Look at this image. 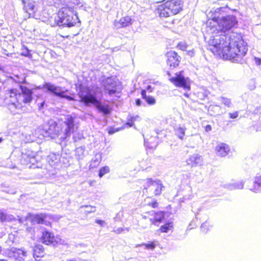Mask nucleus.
I'll use <instances>...</instances> for the list:
<instances>
[{
  "label": "nucleus",
  "mask_w": 261,
  "mask_h": 261,
  "mask_svg": "<svg viewBox=\"0 0 261 261\" xmlns=\"http://www.w3.org/2000/svg\"><path fill=\"white\" fill-rule=\"evenodd\" d=\"M238 24V20L234 15L222 17L218 22L217 28L211 30L214 33L208 41L207 49L214 55L220 56L232 62L243 64L248 50L247 44L242 39L241 34L229 30Z\"/></svg>",
  "instance_id": "f257e3e1"
},
{
  "label": "nucleus",
  "mask_w": 261,
  "mask_h": 261,
  "mask_svg": "<svg viewBox=\"0 0 261 261\" xmlns=\"http://www.w3.org/2000/svg\"><path fill=\"white\" fill-rule=\"evenodd\" d=\"M74 120L71 115H67L60 128L57 123L53 120L49 121L45 125L42 130V135L44 137L51 139L59 137L61 140H65L73 133L74 130Z\"/></svg>",
  "instance_id": "f03ea898"
},
{
  "label": "nucleus",
  "mask_w": 261,
  "mask_h": 261,
  "mask_svg": "<svg viewBox=\"0 0 261 261\" xmlns=\"http://www.w3.org/2000/svg\"><path fill=\"white\" fill-rule=\"evenodd\" d=\"M80 96L81 101L87 106L91 105L94 106L103 115H108L111 113V109L109 106L108 104L102 103L101 101L102 96L101 88L99 87L87 88L85 91L81 92Z\"/></svg>",
  "instance_id": "7ed1b4c3"
},
{
  "label": "nucleus",
  "mask_w": 261,
  "mask_h": 261,
  "mask_svg": "<svg viewBox=\"0 0 261 261\" xmlns=\"http://www.w3.org/2000/svg\"><path fill=\"white\" fill-rule=\"evenodd\" d=\"M52 27L59 26L70 28L77 23H80L77 13L74 8L66 5L58 11V13L51 17L49 19Z\"/></svg>",
  "instance_id": "20e7f679"
},
{
  "label": "nucleus",
  "mask_w": 261,
  "mask_h": 261,
  "mask_svg": "<svg viewBox=\"0 0 261 261\" xmlns=\"http://www.w3.org/2000/svg\"><path fill=\"white\" fill-rule=\"evenodd\" d=\"M21 93L14 94L16 101L10 100L8 104V108L12 112H15L16 110H20L23 103H30L33 99V91L25 86H20Z\"/></svg>",
  "instance_id": "39448f33"
},
{
  "label": "nucleus",
  "mask_w": 261,
  "mask_h": 261,
  "mask_svg": "<svg viewBox=\"0 0 261 261\" xmlns=\"http://www.w3.org/2000/svg\"><path fill=\"white\" fill-rule=\"evenodd\" d=\"M38 89H45L46 92H48L54 95L59 98H64L68 100H73L74 98L66 94L68 90L64 87L56 86L50 83H45L42 86L38 87Z\"/></svg>",
  "instance_id": "423d86ee"
},
{
  "label": "nucleus",
  "mask_w": 261,
  "mask_h": 261,
  "mask_svg": "<svg viewBox=\"0 0 261 261\" xmlns=\"http://www.w3.org/2000/svg\"><path fill=\"white\" fill-rule=\"evenodd\" d=\"M101 85L103 87L106 93L112 96L115 94V96L119 98L120 91L118 90L117 82L114 77H107L101 80Z\"/></svg>",
  "instance_id": "0eeeda50"
},
{
  "label": "nucleus",
  "mask_w": 261,
  "mask_h": 261,
  "mask_svg": "<svg viewBox=\"0 0 261 261\" xmlns=\"http://www.w3.org/2000/svg\"><path fill=\"white\" fill-rule=\"evenodd\" d=\"M184 73L183 71H181L175 73V76H171L170 72L168 71L167 74L170 77V81L176 86L189 90L190 89V79L189 77H185Z\"/></svg>",
  "instance_id": "6e6552de"
},
{
  "label": "nucleus",
  "mask_w": 261,
  "mask_h": 261,
  "mask_svg": "<svg viewBox=\"0 0 261 261\" xmlns=\"http://www.w3.org/2000/svg\"><path fill=\"white\" fill-rule=\"evenodd\" d=\"M163 188L164 186L160 180H153L151 178H148L146 180V185L144 186L143 193H147L150 195H159Z\"/></svg>",
  "instance_id": "1a4fd4ad"
},
{
  "label": "nucleus",
  "mask_w": 261,
  "mask_h": 261,
  "mask_svg": "<svg viewBox=\"0 0 261 261\" xmlns=\"http://www.w3.org/2000/svg\"><path fill=\"white\" fill-rule=\"evenodd\" d=\"M46 215L43 214H36L30 216L27 220L28 222H30L31 225H35L37 224H42L48 225L49 222L45 220Z\"/></svg>",
  "instance_id": "9d476101"
},
{
  "label": "nucleus",
  "mask_w": 261,
  "mask_h": 261,
  "mask_svg": "<svg viewBox=\"0 0 261 261\" xmlns=\"http://www.w3.org/2000/svg\"><path fill=\"white\" fill-rule=\"evenodd\" d=\"M167 64L170 67L175 68L177 67L180 61V57L174 51H170L167 54Z\"/></svg>",
  "instance_id": "9b49d317"
},
{
  "label": "nucleus",
  "mask_w": 261,
  "mask_h": 261,
  "mask_svg": "<svg viewBox=\"0 0 261 261\" xmlns=\"http://www.w3.org/2000/svg\"><path fill=\"white\" fill-rule=\"evenodd\" d=\"M166 7H168L170 10V12H172L173 15L177 14L182 8V3L180 0H170L166 3Z\"/></svg>",
  "instance_id": "f8f14e48"
},
{
  "label": "nucleus",
  "mask_w": 261,
  "mask_h": 261,
  "mask_svg": "<svg viewBox=\"0 0 261 261\" xmlns=\"http://www.w3.org/2000/svg\"><path fill=\"white\" fill-rule=\"evenodd\" d=\"M32 155L29 153V152L25 154H23V158L27 162V164L30 165L29 166V168H40L41 166L40 163L37 161L38 156L35 155V153L32 152Z\"/></svg>",
  "instance_id": "ddd939ff"
},
{
  "label": "nucleus",
  "mask_w": 261,
  "mask_h": 261,
  "mask_svg": "<svg viewBox=\"0 0 261 261\" xmlns=\"http://www.w3.org/2000/svg\"><path fill=\"white\" fill-rule=\"evenodd\" d=\"M203 159L199 154L194 153L189 156L186 160L188 165L191 167H196L203 165Z\"/></svg>",
  "instance_id": "4468645a"
},
{
  "label": "nucleus",
  "mask_w": 261,
  "mask_h": 261,
  "mask_svg": "<svg viewBox=\"0 0 261 261\" xmlns=\"http://www.w3.org/2000/svg\"><path fill=\"white\" fill-rule=\"evenodd\" d=\"M41 240L44 244L55 246V237L54 234L49 231L45 230L42 232Z\"/></svg>",
  "instance_id": "2eb2a0df"
},
{
  "label": "nucleus",
  "mask_w": 261,
  "mask_h": 261,
  "mask_svg": "<svg viewBox=\"0 0 261 261\" xmlns=\"http://www.w3.org/2000/svg\"><path fill=\"white\" fill-rule=\"evenodd\" d=\"M24 10L30 16H33L37 10V7L35 2L30 0L23 1Z\"/></svg>",
  "instance_id": "dca6fc26"
},
{
  "label": "nucleus",
  "mask_w": 261,
  "mask_h": 261,
  "mask_svg": "<svg viewBox=\"0 0 261 261\" xmlns=\"http://www.w3.org/2000/svg\"><path fill=\"white\" fill-rule=\"evenodd\" d=\"M133 20L131 17L126 16L121 18L119 21L115 22V26L117 28L126 27L132 24Z\"/></svg>",
  "instance_id": "f3484780"
},
{
  "label": "nucleus",
  "mask_w": 261,
  "mask_h": 261,
  "mask_svg": "<svg viewBox=\"0 0 261 261\" xmlns=\"http://www.w3.org/2000/svg\"><path fill=\"white\" fill-rule=\"evenodd\" d=\"M229 150V147L225 143H220L216 147L217 154L221 157L226 156L228 153Z\"/></svg>",
  "instance_id": "a211bd4d"
},
{
  "label": "nucleus",
  "mask_w": 261,
  "mask_h": 261,
  "mask_svg": "<svg viewBox=\"0 0 261 261\" xmlns=\"http://www.w3.org/2000/svg\"><path fill=\"white\" fill-rule=\"evenodd\" d=\"M147 214H151V216H154L153 218H150L149 219L154 224H155L156 222H161L165 217V213L161 211L155 213L154 211H151L150 212H148Z\"/></svg>",
  "instance_id": "6ab92c4d"
},
{
  "label": "nucleus",
  "mask_w": 261,
  "mask_h": 261,
  "mask_svg": "<svg viewBox=\"0 0 261 261\" xmlns=\"http://www.w3.org/2000/svg\"><path fill=\"white\" fill-rule=\"evenodd\" d=\"M166 4H164L159 6L158 8V13L160 17H167L173 15L172 12H170V10L168 7H166Z\"/></svg>",
  "instance_id": "aec40b11"
},
{
  "label": "nucleus",
  "mask_w": 261,
  "mask_h": 261,
  "mask_svg": "<svg viewBox=\"0 0 261 261\" xmlns=\"http://www.w3.org/2000/svg\"><path fill=\"white\" fill-rule=\"evenodd\" d=\"M14 256L20 261L24 260V257L27 256V252L23 249L12 248Z\"/></svg>",
  "instance_id": "412c9836"
},
{
  "label": "nucleus",
  "mask_w": 261,
  "mask_h": 261,
  "mask_svg": "<svg viewBox=\"0 0 261 261\" xmlns=\"http://www.w3.org/2000/svg\"><path fill=\"white\" fill-rule=\"evenodd\" d=\"M244 182L243 180L225 184L224 187L230 190L236 189H242L244 188Z\"/></svg>",
  "instance_id": "4be33fe9"
},
{
  "label": "nucleus",
  "mask_w": 261,
  "mask_h": 261,
  "mask_svg": "<svg viewBox=\"0 0 261 261\" xmlns=\"http://www.w3.org/2000/svg\"><path fill=\"white\" fill-rule=\"evenodd\" d=\"M254 185L250 190L255 193H258L261 191V175H257L253 182Z\"/></svg>",
  "instance_id": "5701e85b"
},
{
  "label": "nucleus",
  "mask_w": 261,
  "mask_h": 261,
  "mask_svg": "<svg viewBox=\"0 0 261 261\" xmlns=\"http://www.w3.org/2000/svg\"><path fill=\"white\" fill-rule=\"evenodd\" d=\"M142 97L145 100L149 105H153L155 103L156 100L155 98L150 95H147L145 90H142L141 92Z\"/></svg>",
  "instance_id": "b1692460"
},
{
  "label": "nucleus",
  "mask_w": 261,
  "mask_h": 261,
  "mask_svg": "<svg viewBox=\"0 0 261 261\" xmlns=\"http://www.w3.org/2000/svg\"><path fill=\"white\" fill-rule=\"evenodd\" d=\"M60 159L59 154L50 153L47 156V161L49 165L51 166L55 165L59 162Z\"/></svg>",
  "instance_id": "393cba45"
},
{
  "label": "nucleus",
  "mask_w": 261,
  "mask_h": 261,
  "mask_svg": "<svg viewBox=\"0 0 261 261\" xmlns=\"http://www.w3.org/2000/svg\"><path fill=\"white\" fill-rule=\"evenodd\" d=\"M34 257H39L43 256V247L41 245H37L33 249ZM37 260L36 258H35Z\"/></svg>",
  "instance_id": "a878e982"
},
{
  "label": "nucleus",
  "mask_w": 261,
  "mask_h": 261,
  "mask_svg": "<svg viewBox=\"0 0 261 261\" xmlns=\"http://www.w3.org/2000/svg\"><path fill=\"white\" fill-rule=\"evenodd\" d=\"M85 147L84 146H80L75 149V156L79 160H82L84 157Z\"/></svg>",
  "instance_id": "bb28decb"
},
{
  "label": "nucleus",
  "mask_w": 261,
  "mask_h": 261,
  "mask_svg": "<svg viewBox=\"0 0 261 261\" xmlns=\"http://www.w3.org/2000/svg\"><path fill=\"white\" fill-rule=\"evenodd\" d=\"M185 127L179 126L175 128V133L180 139L182 140L185 135Z\"/></svg>",
  "instance_id": "cd10ccee"
},
{
  "label": "nucleus",
  "mask_w": 261,
  "mask_h": 261,
  "mask_svg": "<svg viewBox=\"0 0 261 261\" xmlns=\"http://www.w3.org/2000/svg\"><path fill=\"white\" fill-rule=\"evenodd\" d=\"M173 228V223L168 222L166 224L161 226L160 230L163 232H168L170 230Z\"/></svg>",
  "instance_id": "c85d7f7f"
},
{
  "label": "nucleus",
  "mask_w": 261,
  "mask_h": 261,
  "mask_svg": "<svg viewBox=\"0 0 261 261\" xmlns=\"http://www.w3.org/2000/svg\"><path fill=\"white\" fill-rule=\"evenodd\" d=\"M156 242H155V241L149 242L147 243L142 244L140 246H145L146 249L152 250V249H153L155 247V246L156 245Z\"/></svg>",
  "instance_id": "c756f323"
},
{
  "label": "nucleus",
  "mask_w": 261,
  "mask_h": 261,
  "mask_svg": "<svg viewBox=\"0 0 261 261\" xmlns=\"http://www.w3.org/2000/svg\"><path fill=\"white\" fill-rule=\"evenodd\" d=\"M219 99L221 101V102L224 104L225 106L227 107H231V101L230 99H229L224 97H221L219 98Z\"/></svg>",
  "instance_id": "7c9ffc66"
},
{
  "label": "nucleus",
  "mask_w": 261,
  "mask_h": 261,
  "mask_svg": "<svg viewBox=\"0 0 261 261\" xmlns=\"http://www.w3.org/2000/svg\"><path fill=\"white\" fill-rule=\"evenodd\" d=\"M109 167L108 166H105L100 169L98 175L100 177H102L105 174L109 173Z\"/></svg>",
  "instance_id": "2f4dec72"
},
{
  "label": "nucleus",
  "mask_w": 261,
  "mask_h": 261,
  "mask_svg": "<svg viewBox=\"0 0 261 261\" xmlns=\"http://www.w3.org/2000/svg\"><path fill=\"white\" fill-rule=\"evenodd\" d=\"M56 245H67V243L64 240L60 237H55V246Z\"/></svg>",
  "instance_id": "473e14b6"
},
{
  "label": "nucleus",
  "mask_w": 261,
  "mask_h": 261,
  "mask_svg": "<svg viewBox=\"0 0 261 261\" xmlns=\"http://www.w3.org/2000/svg\"><path fill=\"white\" fill-rule=\"evenodd\" d=\"M210 225L207 221H205L201 224V230L204 233H206L209 229Z\"/></svg>",
  "instance_id": "72a5a7b5"
},
{
  "label": "nucleus",
  "mask_w": 261,
  "mask_h": 261,
  "mask_svg": "<svg viewBox=\"0 0 261 261\" xmlns=\"http://www.w3.org/2000/svg\"><path fill=\"white\" fill-rule=\"evenodd\" d=\"M65 3H71L74 5H79L80 4V0H64Z\"/></svg>",
  "instance_id": "f704fd0d"
},
{
  "label": "nucleus",
  "mask_w": 261,
  "mask_h": 261,
  "mask_svg": "<svg viewBox=\"0 0 261 261\" xmlns=\"http://www.w3.org/2000/svg\"><path fill=\"white\" fill-rule=\"evenodd\" d=\"M229 117L231 119H235L237 118L239 116V112L236 111L233 113H229L228 114Z\"/></svg>",
  "instance_id": "c9c22d12"
},
{
  "label": "nucleus",
  "mask_w": 261,
  "mask_h": 261,
  "mask_svg": "<svg viewBox=\"0 0 261 261\" xmlns=\"http://www.w3.org/2000/svg\"><path fill=\"white\" fill-rule=\"evenodd\" d=\"M85 207L87 208L86 212L89 213L94 212L96 210L95 207H93L91 206H86Z\"/></svg>",
  "instance_id": "e433bc0d"
},
{
  "label": "nucleus",
  "mask_w": 261,
  "mask_h": 261,
  "mask_svg": "<svg viewBox=\"0 0 261 261\" xmlns=\"http://www.w3.org/2000/svg\"><path fill=\"white\" fill-rule=\"evenodd\" d=\"M29 50L27 47H25V50H24L22 53L21 55L23 56L29 57L31 56V54L29 53Z\"/></svg>",
  "instance_id": "4c0bfd02"
},
{
  "label": "nucleus",
  "mask_w": 261,
  "mask_h": 261,
  "mask_svg": "<svg viewBox=\"0 0 261 261\" xmlns=\"http://www.w3.org/2000/svg\"><path fill=\"white\" fill-rule=\"evenodd\" d=\"M6 189H8V190L5 191L8 193L13 194L16 193V191L15 190H14V189H12L11 188L7 187L6 188Z\"/></svg>",
  "instance_id": "58836bf2"
},
{
  "label": "nucleus",
  "mask_w": 261,
  "mask_h": 261,
  "mask_svg": "<svg viewBox=\"0 0 261 261\" xmlns=\"http://www.w3.org/2000/svg\"><path fill=\"white\" fill-rule=\"evenodd\" d=\"M256 132L261 131V123H257L254 126Z\"/></svg>",
  "instance_id": "ea45409f"
},
{
  "label": "nucleus",
  "mask_w": 261,
  "mask_h": 261,
  "mask_svg": "<svg viewBox=\"0 0 261 261\" xmlns=\"http://www.w3.org/2000/svg\"><path fill=\"white\" fill-rule=\"evenodd\" d=\"M95 222L96 223L98 224L99 225H100L101 226H103L105 225V224H106V222L104 221L101 220H96Z\"/></svg>",
  "instance_id": "a19ab883"
},
{
  "label": "nucleus",
  "mask_w": 261,
  "mask_h": 261,
  "mask_svg": "<svg viewBox=\"0 0 261 261\" xmlns=\"http://www.w3.org/2000/svg\"><path fill=\"white\" fill-rule=\"evenodd\" d=\"M148 205L151 206L153 208H155L158 206V203L156 201H154L152 202L151 203H148Z\"/></svg>",
  "instance_id": "79ce46f5"
},
{
  "label": "nucleus",
  "mask_w": 261,
  "mask_h": 261,
  "mask_svg": "<svg viewBox=\"0 0 261 261\" xmlns=\"http://www.w3.org/2000/svg\"><path fill=\"white\" fill-rule=\"evenodd\" d=\"M178 47L183 50H185L187 47L186 45H184V44L181 43L178 44Z\"/></svg>",
  "instance_id": "37998d69"
},
{
  "label": "nucleus",
  "mask_w": 261,
  "mask_h": 261,
  "mask_svg": "<svg viewBox=\"0 0 261 261\" xmlns=\"http://www.w3.org/2000/svg\"><path fill=\"white\" fill-rule=\"evenodd\" d=\"M140 119V117L138 115H136L135 116H133L131 117L130 120L132 121H137Z\"/></svg>",
  "instance_id": "c03bdc74"
},
{
  "label": "nucleus",
  "mask_w": 261,
  "mask_h": 261,
  "mask_svg": "<svg viewBox=\"0 0 261 261\" xmlns=\"http://www.w3.org/2000/svg\"><path fill=\"white\" fill-rule=\"evenodd\" d=\"M212 126L211 125H207L205 127V130L206 132H208L211 130H212Z\"/></svg>",
  "instance_id": "a18cd8bd"
},
{
  "label": "nucleus",
  "mask_w": 261,
  "mask_h": 261,
  "mask_svg": "<svg viewBox=\"0 0 261 261\" xmlns=\"http://www.w3.org/2000/svg\"><path fill=\"white\" fill-rule=\"evenodd\" d=\"M117 131V130H115L114 128H111L109 130V134L112 135L116 132Z\"/></svg>",
  "instance_id": "49530a36"
},
{
  "label": "nucleus",
  "mask_w": 261,
  "mask_h": 261,
  "mask_svg": "<svg viewBox=\"0 0 261 261\" xmlns=\"http://www.w3.org/2000/svg\"><path fill=\"white\" fill-rule=\"evenodd\" d=\"M153 87H152L151 85H148L147 87H146V90L149 92H152L153 89Z\"/></svg>",
  "instance_id": "de8ad7c7"
},
{
  "label": "nucleus",
  "mask_w": 261,
  "mask_h": 261,
  "mask_svg": "<svg viewBox=\"0 0 261 261\" xmlns=\"http://www.w3.org/2000/svg\"><path fill=\"white\" fill-rule=\"evenodd\" d=\"M142 103V101L140 99H136V104L137 106H140Z\"/></svg>",
  "instance_id": "09e8293b"
},
{
  "label": "nucleus",
  "mask_w": 261,
  "mask_h": 261,
  "mask_svg": "<svg viewBox=\"0 0 261 261\" xmlns=\"http://www.w3.org/2000/svg\"><path fill=\"white\" fill-rule=\"evenodd\" d=\"M126 125H128L129 127H132L134 124V122L129 120V121L126 123Z\"/></svg>",
  "instance_id": "8fccbe9b"
},
{
  "label": "nucleus",
  "mask_w": 261,
  "mask_h": 261,
  "mask_svg": "<svg viewBox=\"0 0 261 261\" xmlns=\"http://www.w3.org/2000/svg\"><path fill=\"white\" fill-rule=\"evenodd\" d=\"M194 226H195V225L193 224V222H191L189 224V226H188V229H192V228H194Z\"/></svg>",
  "instance_id": "3c124183"
},
{
  "label": "nucleus",
  "mask_w": 261,
  "mask_h": 261,
  "mask_svg": "<svg viewBox=\"0 0 261 261\" xmlns=\"http://www.w3.org/2000/svg\"><path fill=\"white\" fill-rule=\"evenodd\" d=\"M209 108L210 110H212L213 109H220V108L218 106L216 105V106H211Z\"/></svg>",
  "instance_id": "603ef678"
},
{
  "label": "nucleus",
  "mask_w": 261,
  "mask_h": 261,
  "mask_svg": "<svg viewBox=\"0 0 261 261\" xmlns=\"http://www.w3.org/2000/svg\"><path fill=\"white\" fill-rule=\"evenodd\" d=\"M0 220L3 221L5 220V216L3 213L0 212Z\"/></svg>",
  "instance_id": "864d4df0"
},
{
  "label": "nucleus",
  "mask_w": 261,
  "mask_h": 261,
  "mask_svg": "<svg viewBox=\"0 0 261 261\" xmlns=\"http://www.w3.org/2000/svg\"><path fill=\"white\" fill-rule=\"evenodd\" d=\"M256 59V63L257 65H260L261 64V60L259 59L255 58Z\"/></svg>",
  "instance_id": "5fc2aeb1"
},
{
  "label": "nucleus",
  "mask_w": 261,
  "mask_h": 261,
  "mask_svg": "<svg viewBox=\"0 0 261 261\" xmlns=\"http://www.w3.org/2000/svg\"><path fill=\"white\" fill-rule=\"evenodd\" d=\"M148 212L145 213V215H143V217L144 219H146L147 218L149 217V215H151V214H147Z\"/></svg>",
  "instance_id": "6e6d98bb"
},
{
  "label": "nucleus",
  "mask_w": 261,
  "mask_h": 261,
  "mask_svg": "<svg viewBox=\"0 0 261 261\" xmlns=\"http://www.w3.org/2000/svg\"><path fill=\"white\" fill-rule=\"evenodd\" d=\"M27 230L28 231L31 232L32 230V228L31 227H27Z\"/></svg>",
  "instance_id": "4d7b16f0"
},
{
  "label": "nucleus",
  "mask_w": 261,
  "mask_h": 261,
  "mask_svg": "<svg viewBox=\"0 0 261 261\" xmlns=\"http://www.w3.org/2000/svg\"><path fill=\"white\" fill-rule=\"evenodd\" d=\"M44 105V102H42L40 103V106H39L40 108L43 107Z\"/></svg>",
  "instance_id": "13d9d810"
},
{
  "label": "nucleus",
  "mask_w": 261,
  "mask_h": 261,
  "mask_svg": "<svg viewBox=\"0 0 261 261\" xmlns=\"http://www.w3.org/2000/svg\"><path fill=\"white\" fill-rule=\"evenodd\" d=\"M0 261H7V260L5 259H0Z\"/></svg>",
  "instance_id": "bf43d9fd"
},
{
  "label": "nucleus",
  "mask_w": 261,
  "mask_h": 261,
  "mask_svg": "<svg viewBox=\"0 0 261 261\" xmlns=\"http://www.w3.org/2000/svg\"><path fill=\"white\" fill-rule=\"evenodd\" d=\"M144 142H145V143H147V140L146 139H144Z\"/></svg>",
  "instance_id": "052dcab7"
},
{
  "label": "nucleus",
  "mask_w": 261,
  "mask_h": 261,
  "mask_svg": "<svg viewBox=\"0 0 261 261\" xmlns=\"http://www.w3.org/2000/svg\"><path fill=\"white\" fill-rule=\"evenodd\" d=\"M3 139L2 138H0V143L2 142Z\"/></svg>",
  "instance_id": "680f3d73"
},
{
  "label": "nucleus",
  "mask_w": 261,
  "mask_h": 261,
  "mask_svg": "<svg viewBox=\"0 0 261 261\" xmlns=\"http://www.w3.org/2000/svg\"><path fill=\"white\" fill-rule=\"evenodd\" d=\"M185 96H186V97H188V95L187 94V93H185L184 94Z\"/></svg>",
  "instance_id": "e2e57ef3"
},
{
  "label": "nucleus",
  "mask_w": 261,
  "mask_h": 261,
  "mask_svg": "<svg viewBox=\"0 0 261 261\" xmlns=\"http://www.w3.org/2000/svg\"><path fill=\"white\" fill-rule=\"evenodd\" d=\"M254 87H255V86H253L252 87V88H250V89H251V90H252V89H253L254 88Z\"/></svg>",
  "instance_id": "0e129e2a"
},
{
  "label": "nucleus",
  "mask_w": 261,
  "mask_h": 261,
  "mask_svg": "<svg viewBox=\"0 0 261 261\" xmlns=\"http://www.w3.org/2000/svg\"><path fill=\"white\" fill-rule=\"evenodd\" d=\"M192 53H193V51H191H191L189 52V55L192 54Z\"/></svg>",
  "instance_id": "69168bd1"
},
{
  "label": "nucleus",
  "mask_w": 261,
  "mask_h": 261,
  "mask_svg": "<svg viewBox=\"0 0 261 261\" xmlns=\"http://www.w3.org/2000/svg\"><path fill=\"white\" fill-rule=\"evenodd\" d=\"M192 53H193V51H191H191L189 52V55L192 54Z\"/></svg>",
  "instance_id": "338daca9"
},
{
  "label": "nucleus",
  "mask_w": 261,
  "mask_h": 261,
  "mask_svg": "<svg viewBox=\"0 0 261 261\" xmlns=\"http://www.w3.org/2000/svg\"><path fill=\"white\" fill-rule=\"evenodd\" d=\"M192 53H193V51H191H191L189 52V55L192 54Z\"/></svg>",
  "instance_id": "774afa93"
}]
</instances>
